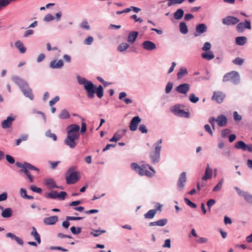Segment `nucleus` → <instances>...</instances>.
Instances as JSON below:
<instances>
[{"label": "nucleus", "mask_w": 252, "mask_h": 252, "mask_svg": "<svg viewBox=\"0 0 252 252\" xmlns=\"http://www.w3.org/2000/svg\"><path fill=\"white\" fill-rule=\"evenodd\" d=\"M216 201L214 199H210L207 202V205L209 211H211V207L216 203Z\"/></svg>", "instance_id": "56"}, {"label": "nucleus", "mask_w": 252, "mask_h": 252, "mask_svg": "<svg viewBox=\"0 0 252 252\" xmlns=\"http://www.w3.org/2000/svg\"><path fill=\"white\" fill-rule=\"evenodd\" d=\"M57 190H52L51 192L46 193L45 196V197H48L51 199H56L57 198Z\"/></svg>", "instance_id": "40"}, {"label": "nucleus", "mask_w": 252, "mask_h": 252, "mask_svg": "<svg viewBox=\"0 0 252 252\" xmlns=\"http://www.w3.org/2000/svg\"><path fill=\"white\" fill-rule=\"evenodd\" d=\"M223 182V179H221L216 185V186L213 188V191L214 192L220 191L222 188Z\"/></svg>", "instance_id": "39"}, {"label": "nucleus", "mask_w": 252, "mask_h": 252, "mask_svg": "<svg viewBox=\"0 0 252 252\" xmlns=\"http://www.w3.org/2000/svg\"><path fill=\"white\" fill-rule=\"evenodd\" d=\"M173 86V84L172 82H168L166 84L165 87V93L166 94H169L171 92Z\"/></svg>", "instance_id": "46"}, {"label": "nucleus", "mask_w": 252, "mask_h": 252, "mask_svg": "<svg viewBox=\"0 0 252 252\" xmlns=\"http://www.w3.org/2000/svg\"><path fill=\"white\" fill-rule=\"evenodd\" d=\"M25 165H26L27 168H28L29 170L39 171V169L38 168L33 166V165L31 164L30 163L27 162V163H26Z\"/></svg>", "instance_id": "60"}, {"label": "nucleus", "mask_w": 252, "mask_h": 252, "mask_svg": "<svg viewBox=\"0 0 252 252\" xmlns=\"http://www.w3.org/2000/svg\"><path fill=\"white\" fill-rule=\"evenodd\" d=\"M209 123L211 124L212 128L215 129V122H217V118L214 117H210L208 120Z\"/></svg>", "instance_id": "59"}, {"label": "nucleus", "mask_w": 252, "mask_h": 252, "mask_svg": "<svg viewBox=\"0 0 252 252\" xmlns=\"http://www.w3.org/2000/svg\"><path fill=\"white\" fill-rule=\"evenodd\" d=\"M94 41V38L90 36L88 38H86L85 40L84 41V44L85 45H91Z\"/></svg>", "instance_id": "61"}, {"label": "nucleus", "mask_w": 252, "mask_h": 252, "mask_svg": "<svg viewBox=\"0 0 252 252\" xmlns=\"http://www.w3.org/2000/svg\"><path fill=\"white\" fill-rule=\"evenodd\" d=\"M129 45L126 42H123L121 43L118 47V50L120 52L125 51L128 47Z\"/></svg>", "instance_id": "38"}, {"label": "nucleus", "mask_w": 252, "mask_h": 252, "mask_svg": "<svg viewBox=\"0 0 252 252\" xmlns=\"http://www.w3.org/2000/svg\"><path fill=\"white\" fill-rule=\"evenodd\" d=\"M179 29L180 32L184 34L188 33L189 32L188 26L184 22H181L180 23Z\"/></svg>", "instance_id": "32"}, {"label": "nucleus", "mask_w": 252, "mask_h": 252, "mask_svg": "<svg viewBox=\"0 0 252 252\" xmlns=\"http://www.w3.org/2000/svg\"><path fill=\"white\" fill-rule=\"evenodd\" d=\"M127 94L125 92H121L119 94V99L123 101L126 104H129L132 103V100L129 98H125Z\"/></svg>", "instance_id": "24"}, {"label": "nucleus", "mask_w": 252, "mask_h": 252, "mask_svg": "<svg viewBox=\"0 0 252 252\" xmlns=\"http://www.w3.org/2000/svg\"><path fill=\"white\" fill-rule=\"evenodd\" d=\"M1 215L3 218H10L13 214V211L11 208H6L2 210Z\"/></svg>", "instance_id": "26"}, {"label": "nucleus", "mask_w": 252, "mask_h": 252, "mask_svg": "<svg viewBox=\"0 0 252 252\" xmlns=\"http://www.w3.org/2000/svg\"><path fill=\"white\" fill-rule=\"evenodd\" d=\"M140 131L142 133H146L148 131L146 126L145 125H140L138 127Z\"/></svg>", "instance_id": "64"}, {"label": "nucleus", "mask_w": 252, "mask_h": 252, "mask_svg": "<svg viewBox=\"0 0 252 252\" xmlns=\"http://www.w3.org/2000/svg\"><path fill=\"white\" fill-rule=\"evenodd\" d=\"M184 12L182 9H178L174 13V17L176 20L181 19L184 16Z\"/></svg>", "instance_id": "33"}, {"label": "nucleus", "mask_w": 252, "mask_h": 252, "mask_svg": "<svg viewBox=\"0 0 252 252\" xmlns=\"http://www.w3.org/2000/svg\"><path fill=\"white\" fill-rule=\"evenodd\" d=\"M185 202L186 203V204L189 205L190 207L192 208H196L197 206L196 205L192 202L189 198L185 197L184 198Z\"/></svg>", "instance_id": "48"}, {"label": "nucleus", "mask_w": 252, "mask_h": 252, "mask_svg": "<svg viewBox=\"0 0 252 252\" xmlns=\"http://www.w3.org/2000/svg\"><path fill=\"white\" fill-rule=\"evenodd\" d=\"M31 235L34 238L35 240L37 242V243L38 244H40L41 243L40 236L38 232L34 233L33 234Z\"/></svg>", "instance_id": "63"}, {"label": "nucleus", "mask_w": 252, "mask_h": 252, "mask_svg": "<svg viewBox=\"0 0 252 252\" xmlns=\"http://www.w3.org/2000/svg\"><path fill=\"white\" fill-rule=\"evenodd\" d=\"M15 47L19 50L21 53H25L26 51V48L24 46L22 42L20 41H17L15 43Z\"/></svg>", "instance_id": "30"}, {"label": "nucleus", "mask_w": 252, "mask_h": 252, "mask_svg": "<svg viewBox=\"0 0 252 252\" xmlns=\"http://www.w3.org/2000/svg\"><path fill=\"white\" fill-rule=\"evenodd\" d=\"M76 168V166H73L66 171L65 178L67 185L74 184L80 179L79 172L75 171Z\"/></svg>", "instance_id": "4"}, {"label": "nucleus", "mask_w": 252, "mask_h": 252, "mask_svg": "<svg viewBox=\"0 0 252 252\" xmlns=\"http://www.w3.org/2000/svg\"><path fill=\"white\" fill-rule=\"evenodd\" d=\"M70 117L69 114L67 110L63 109L59 115V118L61 119H67Z\"/></svg>", "instance_id": "34"}, {"label": "nucleus", "mask_w": 252, "mask_h": 252, "mask_svg": "<svg viewBox=\"0 0 252 252\" xmlns=\"http://www.w3.org/2000/svg\"><path fill=\"white\" fill-rule=\"evenodd\" d=\"M239 22L238 18L233 16H227L222 19V24L227 26H234Z\"/></svg>", "instance_id": "7"}, {"label": "nucleus", "mask_w": 252, "mask_h": 252, "mask_svg": "<svg viewBox=\"0 0 252 252\" xmlns=\"http://www.w3.org/2000/svg\"><path fill=\"white\" fill-rule=\"evenodd\" d=\"M126 130L125 129L117 131L111 138V142H117L125 134Z\"/></svg>", "instance_id": "21"}, {"label": "nucleus", "mask_w": 252, "mask_h": 252, "mask_svg": "<svg viewBox=\"0 0 252 252\" xmlns=\"http://www.w3.org/2000/svg\"><path fill=\"white\" fill-rule=\"evenodd\" d=\"M173 112L177 116L182 117L186 118L189 117V113L186 112L183 109H181L178 105H175L173 110Z\"/></svg>", "instance_id": "10"}, {"label": "nucleus", "mask_w": 252, "mask_h": 252, "mask_svg": "<svg viewBox=\"0 0 252 252\" xmlns=\"http://www.w3.org/2000/svg\"><path fill=\"white\" fill-rule=\"evenodd\" d=\"M80 134H67V136L64 139V144L68 146L70 149H74L77 145Z\"/></svg>", "instance_id": "6"}, {"label": "nucleus", "mask_w": 252, "mask_h": 252, "mask_svg": "<svg viewBox=\"0 0 252 252\" xmlns=\"http://www.w3.org/2000/svg\"><path fill=\"white\" fill-rule=\"evenodd\" d=\"M167 223V220L166 219H162L156 221L151 222L149 223V226H163L166 224Z\"/></svg>", "instance_id": "23"}, {"label": "nucleus", "mask_w": 252, "mask_h": 252, "mask_svg": "<svg viewBox=\"0 0 252 252\" xmlns=\"http://www.w3.org/2000/svg\"><path fill=\"white\" fill-rule=\"evenodd\" d=\"M142 47L147 51H152L156 48V44L150 40H145L142 43Z\"/></svg>", "instance_id": "16"}, {"label": "nucleus", "mask_w": 252, "mask_h": 252, "mask_svg": "<svg viewBox=\"0 0 252 252\" xmlns=\"http://www.w3.org/2000/svg\"><path fill=\"white\" fill-rule=\"evenodd\" d=\"M187 181L186 173L185 172H182L179 177L177 185L180 188H183L185 186V183Z\"/></svg>", "instance_id": "19"}, {"label": "nucleus", "mask_w": 252, "mask_h": 252, "mask_svg": "<svg viewBox=\"0 0 252 252\" xmlns=\"http://www.w3.org/2000/svg\"><path fill=\"white\" fill-rule=\"evenodd\" d=\"M80 126L76 124H71L66 127L67 134H80L79 131Z\"/></svg>", "instance_id": "13"}, {"label": "nucleus", "mask_w": 252, "mask_h": 252, "mask_svg": "<svg viewBox=\"0 0 252 252\" xmlns=\"http://www.w3.org/2000/svg\"><path fill=\"white\" fill-rule=\"evenodd\" d=\"M162 142L161 139L158 140L153 145L155 150L150 152L149 157L153 164H155L160 161Z\"/></svg>", "instance_id": "3"}, {"label": "nucleus", "mask_w": 252, "mask_h": 252, "mask_svg": "<svg viewBox=\"0 0 252 252\" xmlns=\"http://www.w3.org/2000/svg\"><path fill=\"white\" fill-rule=\"evenodd\" d=\"M80 28L85 29L87 30L90 29V26L89 25L88 22L86 20L83 21L80 25Z\"/></svg>", "instance_id": "51"}, {"label": "nucleus", "mask_w": 252, "mask_h": 252, "mask_svg": "<svg viewBox=\"0 0 252 252\" xmlns=\"http://www.w3.org/2000/svg\"><path fill=\"white\" fill-rule=\"evenodd\" d=\"M45 135L46 137L52 138L55 141L57 140V137L56 135L54 133H51V131L50 129L46 131Z\"/></svg>", "instance_id": "44"}, {"label": "nucleus", "mask_w": 252, "mask_h": 252, "mask_svg": "<svg viewBox=\"0 0 252 252\" xmlns=\"http://www.w3.org/2000/svg\"><path fill=\"white\" fill-rule=\"evenodd\" d=\"M5 158L7 161L10 164H14L15 162L14 158L9 155H6Z\"/></svg>", "instance_id": "58"}, {"label": "nucleus", "mask_w": 252, "mask_h": 252, "mask_svg": "<svg viewBox=\"0 0 252 252\" xmlns=\"http://www.w3.org/2000/svg\"><path fill=\"white\" fill-rule=\"evenodd\" d=\"M225 96V95L221 92H214L212 97V99L216 101L218 103H221L223 101Z\"/></svg>", "instance_id": "14"}, {"label": "nucleus", "mask_w": 252, "mask_h": 252, "mask_svg": "<svg viewBox=\"0 0 252 252\" xmlns=\"http://www.w3.org/2000/svg\"><path fill=\"white\" fill-rule=\"evenodd\" d=\"M57 59L52 60L49 64V67L53 69L61 68L63 66V62L62 60H59L57 62Z\"/></svg>", "instance_id": "18"}, {"label": "nucleus", "mask_w": 252, "mask_h": 252, "mask_svg": "<svg viewBox=\"0 0 252 252\" xmlns=\"http://www.w3.org/2000/svg\"><path fill=\"white\" fill-rule=\"evenodd\" d=\"M246 143L243 141H239L235 144V148L237 149H241L243 151H245Z\"/></svg>", "instance_id": "36"}, {"label": "nucleus", "mask_w": 252, "mask_h": 252, "mask_svg": "<svg viewBox=\"0 0 252 252\" xmlns=\"http://www.w3.org/2000/svg\"><path fill=\"white\" fill-rule=\"evenodd\" d=\"M57 198H59V199H60L61 200H64L65 197L67 195L66 192L64 191H62L59 193H58V192L57 191Z\"/></svg>", "instance_id": "47"}, {"label": "nucleus", "mask_w": 252, "mask_h": 252, "mask_svg": "<svg viewBox=\"0 0 252 252\" xmlns=\"http://www.w3.org/2000/svg\"><path fill=\"white\" fill-rule=\"evenodd\" d=\"M229 81H231L235 85L238 84L240 82L239 73L236 71H231L226 73L223 77L222 81L225 82Z\"/></svg>", "instance_id": "5"}, {"label": "nucleus", "mask_w": 252, "mask_h": 252, "mask_svg": "<svg viewBox=\"0 0 252 252\" xmlns=\"http://www.w3.org/2000/svg\"><path fill=\"white\" fill-rule=\"evenodd\" d=\"M188 74V71L187 69L184 67H181L179 70V71L177 73V78L178 79H180L182 78L184 76H185L186 74Z\"/></svg>", "instance_id": "35"}, {"label": "nucleus", "mask_w": 252, "mask_h": 252, "mask_svg": "<svg viewBox=\"0 0 252 252\" xmlns=\"http://www.w3.org/2000/svg\"><path fill=\"white\" fill-rule=\"evenodd\" d=\"M212 177V170L209 167V164L205 169V175L202 177V180L206 181L211 179Z\"/></svg>", "instance_id": "25"}, {"label": "nucleus", "mask_w": 252, "mask_h": 252, "mask_svg": "<svg viewBox=\"0 0 252 252\" xmlns=\"http://www.w3.org/2000/svg\"><path fill=\"white\" fill-rule=\"evenodd\" d=\"M217 123L219 126H224L227 123V119L226 116L223 115H220L217 117Z\"/></svg>", "instance_id": "20"}, {"label": "nucleus", "mask_w": 252, "mask_h": 252, "mask_svg": "<svg viewBox=\"0 0 252 252\" xmlns=\"http://www.w3.org/2000/svg\"><path fill=\"white\" fill-rule=\"evenodd\" d=\"M30 189L32 191L38 193H41L42 191V189L41 188H38L34 185H32L30 187Z\"/></svg>", "instance_id": "52"}, {"label": "nucleus", "mask_w": 252, "mask_h": 252, "mask_svg": "<svg viewBox=\"0 0 252 252\" xmlns=\"http://www.w3.org/2000/svg\"><path fill=\"white\" fill-rule=\"evenodd\" d=\"M58 220V217L57 216H53L48 218H45L43 220V222L46 225H54Z\"/></svg>", "instance_id": "17"}, {"label": "nucleus", "mask_w": 252, "mask_h": 252, "mask_svg": "<svg viewBox=\"0 0 252 252\" xmlns=\"http://www.w3.org/2000/svg\"><path fill=\"white\" fill-rule=\"evenodd\" d=\"M54 19V16L50 13L46 14L43 18V21L47 22H49Z\"/></svg>", "instance_id": "50"}, {"label": "nucleus", "mask_w": 252, "mask_h": 252, "mask_svg": "<svg viewBox=\"0 0 252 252\" xmlns=\"http://www.w3.org/2000/svg\"><path fill=\"white\" fill-rule=\"evenodd\" d=\"M76 78L79 84L83 85L84 89L87 93V96L89 98H93L95 94L99 98H101L103 96V88L101 85L97 87L92 81H89L79 75L77 76Z\"/></svg>", "instance_id": "1"}, {"label": "nucleus", "mask_w": 252, "mask_h": 252, "mask_svg": "<svg viewBox=\"0 0 252 252\" xmlns=\"http://www.w3.org/2000/svg\"><path fill=\"white\" fill-rule=\"evenodd\" d=\"M190 85L188 83H183L178 86L175 90L180 94H186L189 91Z\"/></svg>", "instance_id": "11"}, {"label": "nucleus", "mask_w": 252, "mask_h": 252, "mask_svg": "<svg viewBox=\"0 0 252 252\" xmlns=\"http://www.w3.org/2000/svg\"><path fill=\"white\" fill-rule=\"evenodd\" d=\"M16 116L11 114L7 117L5 120H3L1 122V126L3 129H7L10 128L13 122L16 120Z\"/></svg>", "instance_id": "8"}, {"label": "nucleus", "mask_w": 252, "mask_h": 252, "mask_svg": "<svg viewBox=\"0 0 252 252\" xmlns=\"http://www.w3.org/2000/svg\"><path fill=\"white\" fill-rule=\"evenodd\" d=\"M141 120L139 116H135L133 117L130 122L129 129L131 131H135L137 128L138 125L140 123Z\"/></svg>", "instance_id": "15"}, {"label": "nucleus", "mask_w": 252, "mask_h": 252, "mask_svg": "<svg viewBox=\"0 0 252 252\" xmlns=\"http://www.w3.org/2000/svg\"><path fill=\"white\" fill-rule=\"evenodd\" d=\"M12 80L19 87L25 96L29 97L32 100L33 99L34 96L32 90L29 87L26 81L17 76H13Z\"/></svg>", "instance_id": "2"}, {"label": "nucleus", "mask_w": 252, "mask_h": 252, "mask_svg": "<svg viewBox=\"0 0 252 252\" xmlns=\"http://www.w3.org/2000/svg\"><path fill=\"white\" fill-rule=\"evenodd\" d=\"M231 132V130L229 129L225 128L221 130V136L222 137L224 138L227 135H228Z\"/></svg>", "instance_id": "62"}, {"label": "nucleus", "mask_w": 252, "mask_h": 252, "mask_svg": "<svg viewBox=\"0 0 252 252\" xmlns=\"http://www.w3.org/2000/svg\"><path fill=\"white\" fill-rule=\"evenodd\" d=\"M138 35V32L136 31L130 32L128 35L127 41L129 43H133L136 40Z\"/></svg>", "instance_id": "22"}, {"label": "nucleus", "mask_w": 252, "mask_h": 252, "mask_svg": "<svg viewBox=\"0 0 252 252\" xmlns=\"http://www.w3.org/2000/svg\"><path fill=\"white\" fill-rule=\"evenodd\" d=\"M247 42V38L245 36H238L235 38V43L239 46H243Z\"/></svg>", "instance_id": "28"}, {"label": "nucleus", "mask_w": 252, "mask_h": 252, "mask_svg": "<svg viewBox=\"0 0 252 252\" xmlns=\"http://www.w3.org/2000/svg\"><path fill=\"white\" fill-rule=\"evenodd\" d=\"M236 29L239 32H243L245 31V29H248L250 30L251 29V21L250 20H245V22L238 23L237 24Z\"/></svg>", "instance_id": "9"}, {"label": "nucleus", "mask_w": 252, "mask_h": 252, "mask_svg": "<svg viewBox=\"0 0 252 252\" xmlns=\"http://www.w3.org/2000/svg\"><path fill=\"white\" fill-rule=\"evenodd\" d=\"M244 199L248 203L252 204V195L250 194L248 192L244 197Z\"/></svg>", "instance_id": "54"}, {"label": "nucleus", "mask_w": 252, "mask_h": 252, "mask_svg": "<svg viewBox=\"0 0 252 252\" xmlns=\"http://www.w3.org/2000/svg\"><path fill=\"white\" fill-rule=\"evenodd\" d=\"M105 232V230H101L100 231L98 229L94 230L93 232H91L90 234L91 235H93L94 237H98L99 236L101 233Z\"/></svg>", "instance_id": "49"}, {"label": "nucleus", "mask_w": 252, "mask_h": 252, "mask_svg": "<svg viewBox=\"0 0 252 252\" xmlns=\"http://www.w3.org/2000/svg\"><path fill=\"white\" fill-rule=\"evenodd\" d=\"M211 47V43L209 42H206L204 44L203 47L202 48V50L205 52L210 51Z\"/></svg>", "instance_id": "57"}, {"label": "nucleus", "mask_w": 252, "mask_h": 252, "mask_svg": "<svg viewBox=\"0 0 252 252\" xmlns=\"http://www.w3.org/2000/svg\"><path fill=\"white\" fill-rule=\"evenodd\" d=\"M70 230L72 234L74 235H78L81 233L82 228L80 227H76L73 226L70 227Z\"/></svg>", "instance_id": "43"}, {"label": "nucleus", "mask_w": 252, "mask_h": 252, "mask_svg": "<svg viewBox=\"0 0 252 252\" xmlns=\"http://www.w3.org/2000/svg\"><path fill=\"white\" fill-rule=\"evenodd\" d=\"M201 56L203 59L207 61H210L214 58L215 56L212 52L209 51L208 52H205L201 54Z\"/></svg>", "instance_id": "29"}, {"label": "nucleus", "mask_w": 252, "mask_h": 252, "mask_svg": "<svg viewBox=\"0 0 252 252\" xmlns=\"http://www.w3.org/2000/svg\"><path fill=\"white\" fill-rule=\"evenodd\" d=\"M45 184L48 186L50 189H55L59 188V186L56 185L55 181L51 178L48 179L45 181Z\"/></svg>", "instance_id": "31"}, {"label": "nucleus", "mask_w": 252, "mask_h": 252, "mask_svg": "<svg viewBox=\"0 0 252 252\" xmlns=\"http://www.w3.org/2000/svg\"><path fill=\"white\" fill-rule=\"evenodd\" d=\"M207 31V26L204 23H200L196 26L194 36L196 37L201 34L204 33Z\"/></svg>", "instance_id": "12"}, {"label": "nucleus", "mask_w": 252, "mask_h": 252, "mask_svg": "<svg viewBox=\"0 0 252 252\" xmlns=\"http://www.w3.org/2000/svg\"><path fill=\"white\" fill-rule=\"evenodd\" d=\"M168 2L167 5V6L170 7L176 4H181L185 0H167Z\"/></svg>", "instance_id": "41"}, {"label": "nucleus", "mask_w": 252, "mask_h": 252, "mask_svg": "<svg viewBox=\"0 0 252 252\" xmlns=\"http://www.w3.org/2000/svg\"><path fill=\"white\" fill-rule=\"evenodd\" d=\"M234 189H235V190L237 191V193L239 195L243 196L244 197L245 195L247 194L248 192L247 191H244L242 190H241L238 187H234Z\"/></svg>", "instance_id": "55"}, {"label": "nucleus", "mask_w": 252, "mask_h": 252, "mask_svg": "<svg viewBox=\"0 0 252 252\" xmlns=\"http://www.w3.org/2000/svg\"><path fill=\"white\" fill-rule=\"evenodd\" d=\"M156 214V210L152 209V210H150L149 211H148V212H147L146 214H145L144 215V216L145 219H152L154 218Z\"/></svg>", "instance_id": "37"}, {"label": "nucleus", "mask_w": 252, "mask_h": 252, "mask_svg": "<svg viewBox=\"0 0 252 252\" xmlns=\"http://www.w3.org/2000/svg\"><path fill=\"white\" fill-rule=\"evenodd\" d=\"M29 170V169L27 168V166H26V167H24V169H21L19 171V172L20 173H24L29 178L30 182L32 183L33 182V177L31 175Z\"/></svg>", "instance_id": "27"}, {"label": "nucleus", "mask_w": 252, "mask_h": 252, "mask_svg": "<svg viewBox=\"0 0 252 252\" xmlns=\"http://www.w3.org/2000/svg\"><path fill=\"white\" fill-rule=\"evenodd\" d=\"M32 113L41 115L42 116V117L43 120H44V123H46V117L44 113H43L41 111L36 110V109H33Z\"/></svg>", "instance_id": "53"}, {"label": "nucleus", "mask_w": 252, "mask_h": 252, "mask_svg": "<svg viewBox=\"0 0 252 252\" xmlns=\"http://www.w3.org/2000/svg\"><path fill=\"white\" fill-rule=\"evenodd\" d=\"M244 62V59L239 57H236L235 59L232 60V63L236 65H242Z\"/></svg>", "instance_id": "42"}, {"label": "nucleus", "mask_w": 252, "mask_h": 252, "mask_svg": "<svg viewBox=\"0 0 252 252\" xmlns=\"http://www.w3.org/2000/svg\"><path fill=\"white\" fill-rule=\"evenodd\" d=\"M189 101L193 103H195L199 100V97L195 96L194 94H190L189 95Z\"/></svg>", "instance_id": "45"}]
</instances>
